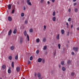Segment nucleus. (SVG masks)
Here are the masks:
<instances>
[{
	"instance_id": "obj_21",
	"label": "nucleus",
	"mask_w": 79,
	"mask_h": 79,
	"mask_svg": "<svg viewBox=\"0 0 79 79\" xmlns=\"http://www.w3.org/2000/svg\"><path fill=\"white\" fill-rule=\"evenodd\" d=\"M11 65H12V68H14V62H12Z\"/></svg>"
},
{
	"instance_id": "obj_10",
	"label": "nucleus",
	"mask_w": 79,
	"mask_h": 79,
	"mask_svg": "<svg viewBox=\"0 0 79 79\" xmlns=\"http://www.w3.org/2000/svg\"><path fill=\"white\" fill-rule=\"evenodd\" d=\"M59 38H60V35H59V34H58L56 36V39H57V40H59Z\"/></svg>"
},
{
	"instance_id": "obj_16",
	"label": "nucleus",
	"mask_w": 79,
	"mask_h": 79,
	"mask_svg": "<svg viewBox=\"0 0 79 79\" xmlns=\"http://www.w3.org/2000/svg\"><path fill=\"white\" fill-rule=\"evenodd\" d=\"M70 63H71V60H68L67 62V64L68 65H69V64H70Z\"/></svg>"
},
{
	"instance_id": "obj_55",
	"label": "nucleus",
	"mask_w": 79,
	"mask_h": 79,
	"mask_svg": "<svg viewBox=\"0 0 79 79\" xmlns=\"http://www.w3.org/2000/svg\"><path fill=\"white\" fill-rule=\"evenodd\" d=\"M56 54V52H55L54 53V55H55Z\"/></svg>"
},
{
	"instance_id": "obj_35",
	"label": "nucleus",
	"mask_w": 79,
	"mask_h": 79,
	"mask_svg": "<svg viewBox=\"0 0 79 79\" xmlns=\"http://www.w3.org/2000/svg\"><path fill=\"white\" fill-rule=\"evenodd\" d=\"M64 64V61H62L61 62V64L62 65H63V64Z\"/></svg>"
},
{
	"instance_id": "obj_7",
	"label": "nucleus",
	"mask_w": 79,
	"mask_h": 79,
	"mask_svg": "<svg viewBox=\"0 0 79 79\" xmlns=\"http://www.w3.org/2000/svg\"><path fill=\"white\" fill-rule=\"evenodd\" d=\"M11 30H10L8 32V35H11Z\"/></svg>"
},
{
	"instance_id": "obj_12",
	"label": "nucleus",
	"mask_w": 79,
	"mask_h": 79,
	"mask_svg": "<svg viewBox=\"0 0 79 79\" xmlns=\"http://www.w3.org/2000/svg\"><path fill=\"white\" fill-rule=\"evenodd\" d=\"M6 68V66L4 65H3L2 66V69H5Z\"/></svg>"
},
{
	"instance_id": "obj_18",
	"label": "nucleus",
	"mask_w": 79,
	"mask_h": 79,
	"mask_svg": "<svg viewBox=\"0 0 79 79\" xmlns=\"http://www.w3.org/2000/svg\"><path fill=\"white\" fill-rule=\"evenodd\" d=\"M9 59L10 60H12V56H9Z\"/></svg>"
},
{
	"instance_id": "obj_13",
	"label": "nucleus",
	"mask_w": 79,
	"mask_h": 79,
	"mask_svg": "<svg viewBox=\"0 0 79 79\" xmlns=\"http://www.w3.org/2000/svg\"><path fill=\"white\" fill-rule=\"evenodd\" d=\"M17 32V30L16 29L14 30L13 31V34H15Z\"/></svg>"
},
{
	"instance_id": "obj_57",
	"label": "nucleus",
	"mask_w": 79,
	"mask_h": 79,
	"mask_svg": "<svg viewBox=\"0 0 79 79\" xmlns=\"http://www.w3.org/2000/svg\"><path fill=\"white\" fill-rule=\"evenodd\" d=\"M39 79H42V77H39Z\"/></svg>"
},
{
	"instance_id": "obj_4",
	"label": "nucleus",
	"mask_w": 79,
	"mask_h": 79,
	"mask_svg": "<svg viewBox=\"0 0 79 79\" xmlns=\"http://www.w3.org/2000/svg\"><path fill=\"white\" fill-rule=\"evenodd\" d=\"M9 10H11V5L10 4H9L7 6Z\"/></svg>"
},
{
	"instance_id": "obj_43",
	"label": "nucleus",
	"mask_w": 79,
	"mask_h": 79,
	"mask_svg": "<svg viewBox=\"0 0 79 79\" xmlns=\"http://www.w3.org/2000/svg\"><path fill=\"white\" fill-rule=\"evenodd\" d=\"M44 0H41L40 1V3H43V2H44Z\"/></svg>"
},
{
	"instance_id": "obj_3",
	"label": "nucleus",
	"mask_w": 79,
	"mask_h": 79,
	"mask_svg": "<svg viewBox=\"0 0 79 79\" xmlns=\"http://www.w3.org/2000/svg\"><path fill=\"white\" fill-rule=\"evenodd\" d=\"M42 58H39L38 59V62L39 63H41V62H42Z\"/></svg>"
},
{
	"instance_id": "obj_56",
	"label": "nucleus",
	"mask_w": 79,
	"mask_h": 79,
	"mask_svg": "<svg viewBox=\"0 0 79 79\" xmlns=\"http://www.w3.org/2000/svg\"><path fill=\"white\" fill-rule=\"evenodd\" d=\"M76 0H73V2H76Z\"/></svg>"
},
{
	"instance_id": "obj_38",
	"label": "nucleus",
	"mask_w": 79,
	"mask_h": 79,
	"mask_svg": "<svg viewBox=\"0 0 79 79\" xmlns=\"http://www.w3.org/2000/svg\"><path fill=\"white\" fill-rule=\"evenodd\" d=\"M75 12H77V9L76 8H75Z\"/></svg>"
},
{
	"instance_id": "obj_58",
	"label": "nucleus",
	"mask_w": 79,
	"mask_h": 79,
	"mask_svg": "<svg viewBox=\"0 0 79 79\" xmlns=\"http://www.w3.org/2000/svg\"><path fill=\"white\" fill-rule=\"evenodd\" d=\"M73 25H72L71 26V28H73Z\"/></svg>"
},
{
	"instance_id": "obj_54",
	"label": "nucleus",
	"mask_w": 79,
	"mask_h": 79,
	"mask_svg": "<svg viewBox=\"0 0 79 79\" xmlns=\"http://www.w3.org/2000/svg\"><path fill=\"white\" fill-rule=\"evenodd\" d=\"M45 55H47V52H45Z\"/></svg>"
},
{
	"instance_id": "obj_2",
	"label": "nucleus",
	"mask_w": 79,
	"mask_h": 79,
	"mask_svg": "<svg viewBox=\"0 0 79 79\" xmlns=\"http://www.w3.org/2000/svg\"><path fill=\"white\" fill-rule=\"evenodd\" d=\"M73 49L74 50V51H75V52H77L78 50V48H77V47H73Z\"/></svg>"
},
{
	"instance_id": "obj_62",
	"label": "nucleus",
	"mask_w": 79,
	"mask_h": 79,
	"mask_svg": "<svg viewBox=\"0 0 79 79\" xmlns=\"http://www.w3.org/2000/svg\"><path fill=\"white\" fill-rule=\"evenodd\" d=\"M23 79H25L24 78H23Z\"/></svg>"
},
{
	"instance_id": "obj_51",
	"label": "nucleus",
	"mask_w": 79,
	"mask_h": 79,
	"mask_svg": "<svg viewBox=\"0 0 79 79\" xmlns=\"http://www.w3.org/2000/svg\"><path fill=\"white\" fill-rule=\"evenodd\" d=\"M66 25L67 26H69V24H68V23H66Z\"/></svg>"
},
{
	"instance_id": "obj_47",
	"label": "nucleus",
	"mask_w": 79,
	"mask_h": 79,
	"mask_svg": "<svg viewBox=\"0 0 79 79\" xmlns=\"http://www.w3.org/2000/svg\"><path fill=\"white\" fill-rule=\"evenodd\" d=\"M71 9H69L68 10L69 12H71Z\"/></svg>"
},
{
	"instance_id": "obj_45",
	"label": "nucleus",
	"mask_w": 79,
	"mask_h": 79,
	"mask_svg": "<svg viewBox=\"0 0 79 79\" xmlns=\"http://www.w3.org/2000/svg\"><path fill=\"white\" fill-rule=\"evenodd\" d=\"M50 1H51L52 0V2H55V0H49Z\"/></svg>"
},
{
	"instance_id": "obj_37",
	"label": "nucleus",
	"mask_w": 79,
	"mask_h": 79,
	"mask_svg": "<svg viewBox=\"0 0 79 79\" xmlns=\"http://www.w3.org/2000/svg\"><path fill=\"white\" fill-rule=\"evenodd\" d=\"M39 53V50H37L36 52V53L37 54H38V53Z\"/></svg>"
},
{
	"instance_id": "obj_26",
	"label": "nucleus",
	"mask_w": 79,
	"mask_h": 79,
	"mask_svg": "<svg viewBox=\"0 0 79 79\" xmlns=\"http://www.w3.org/2000/svg\"><path fill=\"white\" fill-rule=\"evenodd\" d=\"M27 23H28V21L27 20H26L25 21V22L24 23L25 24H27Z\"/></svg>"
},
{
	"instance_id": "obj_11",
	"label": "nucleus",
	"mask_w": 79,
	"mask_h": 79,
	"mask_svg": "<svg viewBox=\"0 0 79 79\" xmlns=\"http://www.w3.org/2000/svg\"><path fill=\"white\" fill-rule=\"evenodd\" d=\"M20 44H22L23 43V38H21L20 39Z\"/></svg>"
},
{
	"instance_id": "obj_22",
	"label": "nucleus",
	"mask_w": 79,
	"mask_h": 79,
	"mask_svg": "<svg viewBox=\"0 0 79 79\" xmlns=\"http://www.w3.org/2000/svg\"><path fill=\"white\" fill-rule=\"evenodd\" d=\"M43 42H46V38H43Z\"/></svg>"
},
{
	"instance_id": "obj_8",
	"label": "nucleus",
	"mask_w": 79,
	"mask_h": 79,
	"mask_svg": "<svg viewBox=\"0 0 79 79\" xmlns=\"http://www.w3.org/2000/svg\"><path fill=\"white\" fill-rule=\"evenodd\" d=\"M14 48H15V47L13 46H12L10 47V50H14Z\"/></svg>"
},
{
	"instance_id": "obj_20",
	"label": "nucleus",
	"mask_w": 79,
	"mask_h": 79,
	"mask_svg": "<svg viewBox=\"0 0 79 79\" xmlns=\"http://www.w3.org/2000/svg\"><path fill=\"white\" fill-rule=\"evenodd\" d=\"M56 15V14L55 13V11H54L52 13V16H55Z\"/></svg>"
},
{
	"instance_id": "obj_6",
	"label": "nucleus",
	"mask_w": 79,
	"mask_h": 79,
	"mask_svg": "<svg viewBox=\"0 0 79 79\" xmlns=\"http://www.w3.org/2000/svg\"><path fill=\"white\" fill-rule=\"evenodd\" d=\"M20 69V68L19 67H17L16 68V71L17 72H19V70Z\"/></svg>"
},
{
	"instance_id": "obj_25",
	"label": "nucleus",
	"mask_w": 79,
	"mask_h": 79,
	"mask_svg": "<svg viewBox=\"0 0 79 79\" xmlns=\"http://www.w3.org/2000/svg\"><path fill=\"white\" fill-rule=\"evenodd\" d=\"M66 69L64 67H63L62 68V70L63 71H64Z\"/></svg>"
},
{
	"instance_id": "obj_52",
	"label": "nucleus",
	"mask_w": 79,
	"mask_h": 79,
	"mask_svg": "<svg viewBox=\"0 0 79 79\" xmlns=\"http://www.w3.org/2000/svg\"><path fill=\"white\" fill-rule=\"evenodd\" d=\"M48 4H50V2L48 1Z\"/></svg>"
},
{
	"instance_id": "obj_1",
	"label": "nucleus",
	"mask_w": 79,
	"mask_h": 79,
	"mask_svg": "<svg viewBox=\"0 0 79 79\" xmlns=\"http://www.w3.org/2000/svg\"><path fill=\"white\" fill-rule=\"evenodd\" d=\"M24 34L25 36H26V35H27V40L28 41H29V35H28L27 34V32H26V31H24Z\"/></svg>"
},
{
	"instance_id": "obj_44",
	"label": "nucleus",
	"mask_w": 79,
	"mask_h": 79,
	"mask_svg": "<svg viewBox=\"0 0 79 79\" xmlns=\"http://www.w3.org/2000/svg\"><path fill=\"white\" fill-rule=\"evenodd\" d=\"M44 29H46V26L44 25Z\"/></svg>"
},
{
	"instance_id": "obj_48",
	"label": "nucleus",
	"mask_w": 79,
	"mask_h": 79,
	"mask_svg": "<svg viewBox=\"0 0 79 79\" xmlns=\"http://www.w3.org/2000/svg\"><path fill=\"white\" fill-rule=\"evenodd\" d=\"M77 31H79V27H78L77 28Z\"/></svg>"
},
{
	"instance_id": "obj_61",
	"label": "nucleus",
	"mask_w": 79,
	"mask_h": 79,
	"mask_svg": "<svg viewBox=\"0 0 79 79\" xmlns=\"http://www.w3.org/2000/svg\"><path fill=\"white\" fill-rule=\"evenodd\" d=\"M51 73H52V74H53V73H52V71L51 72Z\"/></svg>"
},
{
	"instance_id": "obj_27",
	"label": "nucleus",
	"mask_w": 79,
	"mask_h": 79,
	"mask_svg": "<svg viewBox=\"0 0 79 79\" xmlns=\"http://www.w3.org/2000/svg\"><path fill=\"white\" fill-rule=\"evenodd\" d=\"M18 55H17L15 56V60H18Z\"/></svg>"
},
{
	"instance_id": "obj_24",
	"label": "nucleus",
	"mask_w": 79,
	"mask_h": 79,
	"mask_svg": "<svg viewBox=\"0 0 79 79\" xmlns=\"http://www.w3.org/2000/svg\"><path fill=\"white\" fill-rule=\"evenodd\" d=\"M24 16V13H22L21 14V16H22V17H23V16Z\"/></svg>"
},
{
	"instance_id": "obj_53",
	"label": "nucleus",
	"mask_w": 79,
	"mask_h": 79,
	"mask_svg": "<svg viewBox=\"0 0 79 79\" xmlns=\"http://www.w3.org/2000/svg\"><path fill=\"white\" fill-rule=\"evenodd\" d=\"M76 5V3H75L74 4V6H75V5Z\"/></svg>"
},
{
	"instance_id": "obj_33",
	"label": "nucleus",
	"mask_w": 79,
	"mask_h": 79,
	"mask_svg": "<svg viewBox=\"0 0 79 79\" xmlns=\"http://www.w3.org/2000/svg\"><path fill=\"white\" fill-rule=\"evenodd\" d=\"M58 46L59 47V48L60 49V47H61V45H60V44H58Z\"/></svg>"
},
{
	"instance_id": "obj_59",
	"label": "nucleus",
	"mask_w": 79,
	"mask_h": 79,
	"mask_svg": "<svg viewBox=\"0 0 79 79\" xmlns=\"http://www.w3.org/2000/svg\"><path fill=\"white\" fill-rule=\"evenodd\" d=\"M13 6H14V7L15 6V5H13Z\"/></svg>"
},
{
	"instance_id": "obj_39",
	"label": "nucleus",
	"mask_w": 79,
	"mask_h": 79,
	"mask_svg": "<svg viewBox=\"0 0 79 79\" xmlns=\"http://www.w3.org/2000/svg\"><path fill=\"white\" fill-rule=\"evenodd\" d=\"M14 12H15V10L13 9L12 11V13L13 14V13H14Z\"/></svg>"
},
{
	"instance_id": "obj_28",
	"label": "nucleus",
	"mask_w": 79,
	"mask_h": 79,
	"mask_svg": "<svg viewBox=\"0 0 79 79\" xmlns=\"http://www.w3.org/2000/svg\"><path fill=\"white\" fill-rule=\"evenodd\" d=\"M29 32H33V30L32 29H31L29 30Z\"/></svg>"
},
{
	"instance_id": "obj_9",
	"label": "nucleus",
	"mask_w": 79,
	"mask_h": 79,
	"mask_svg": "<svg viewBox=\"0 0 79 79\" xmlns=\"http://www.w3.org/2000/svg\"><path fill=\"white\" fill-rule=\"evenodd\" d=\"M37 76L38 77H41V74H40V73H38Z\"/></svg>"
},
{
	"instance_id": "obj_32",
	"label": "nucleus",
	"mask_w": 79,
	"mask_h": 79,
	"mask_svg": "<svg viewBox=\"0 0 79 79\" xmlns=\"http://www.w3.org/2000/svg\"><path fill=\"white\" fill-rule=\"evenodd\" d=\"M71 75L72 76H74V73L72 72L71 73Z\"/></svg>"
},
{
	"instance_id": "obj_50",
	"label": "nucleus",
	"mask_w": 79,
	"mask_h": 79,
	"mask_svg": "<svg viewBox=\"0 0 79 79\" xmlns=\"http://www.w3.org/2000/svg\"><path fill=\"white\" fill-rule=\"evenodd\" d=\"M59 67L60 68H61V65L60 64L59 65Z\"/></svg>"
},
{
	"instance_id": "obj_60",
	"label": "nucleus",
	"mask_w": 79,
	"mask_h": 79,
	"mask_svg": "<svg viewBox=\"0 0 79 79\" xmlns=\"http://www.w3.org/2000/svg\"><path fill=\"white\" fill-rule=\"evenodd\" d=\"M69 27V25H68L67 26V28H68Z\"/></svg>"
},
{
	"instance_id": "obj_30",
	"label": "nucleus",
	"mask_w": 79,
	"mask_h": 79,
	"mask_svg": "<svg viewBox=\"0 0 79 79\" xmlns=\"http://www.w3.org/2000/svg\"><path fill=\"white\" fill-rule=\"evenodd\" d=\"M68 21L69 22H70V21H71V18H69V19H68Z\"/></svg>"
},
{
	"instance_id": "obj_46",
	"label": "nucleus",
	"mask_w": 79,
	"mask_h": 79,
	"mask_svg": "<svg viewBox=\"0 0 79 79\" xmlns=\"http://www.w3.org/2000/svg\"><path fill=\"white\" fill-rule=\"evenodd\" d=\"M35 77H36L37 76V73H35Z\"/></svg>"
},
{
	"instance_id": "obj_49",
	"label": "nucleus",
	"mask_w": 79,
	"mask_h": 79,
	"mask_svg": "<svg viewBox=\"0 0 79 79\" xmlns=\"http://www.w3.org/2000/svg\"><path fill=\"white\" fill-rule=\"evenodd\" d=\"M69 32H67V35H69Z\"/></svg>"
},
{
	"instance_id": "obj_19",
	"label": "nucleus",
	"mask_w": 79,
	"mask_h": 79,
	"mask_svg": "<svg viewBox=\"0 0 79 79\" xmlns=\"http://www.w3.org/2000/svg\"><path fill=\"white\" fill-rule=\"evenodd\" d=\"M11 72V70L10 69H8V73H9V74H10Z\"/></svg>"
},
{
	"instance_id": "obj_31",
	"label": "nucleus",
	"mask_w": 79,
	"mask_h": 79,
	"mask_svg": "<svg viewBox=\"0 0 79 79\" xmlns=\"http://www.w3.org/2000/svg\"><path fill=\"white\" fill-rule=\"evenodd\" d=\"M33 59V57H32V56H31L30 58V60H32Z\"/></svg>"
},
{
	"instance_id": "obj_29",
	"label": "nucleus",
	"mask_w": 79,
	"mask_h": 79,
	"mask_svg": "<svg viewBox=\"0 0 79 79\" xmlns=\"http://www.w3.org/2000/svg\"><path fill=\"white\" fill-rule=\"evenodd\" d=\"M44 50H46L47 49V46H45L43 48Z\"/></svg>"
},
{
	"instance_id": "obj_5",
	"label": "nucleus",
	"mask_w": 79,
	"mask_h": 79,
	"mask_svg": "<svg viewBox=\"0 0 79 79\" xmlns=\"http://www.w3.org/2000/svg\"><path fill=\"white\" fill-rule=\"evenodd\" d=\"M8 19L9 21H11V20H12V19L11 17L10 16H9L8 17Z\"/></svg>"
},
{
	"instance_id": "obj_40",
	"label": "nucleus",
	"mask_w": 79,
	"mask_h": 79,
	"mask_svg": "<svg viewBox=\"0 0 79 79\" xmlns=\"http://www.w3.org/2000/svg\"><path fill=\"white\" fill-rule=\"evenodd\" d=\"M30 2V0H27V3H29V2Z\"/></svg>"
},
{
	"instance_id": "obj_63",
	"label": "nucleus",
	"mask_w": 79,
	"mask_h": 79,
	"mask_svg": "<svg viewBox=\"0 0 79 79\" xmlns=\"http://www.w3.org/2000/svg\"><path fill=\"white\" fill-rule=\"evenodd\" d=\"M0 79H2V78H0Z\"/></svg>"
},
{
	"instance_id": "obj_34",
	"label": "nucleus",
	"mask_w": 79,
	"mask_h": 79,
	"mask_svg": "<svg viewBox=\"0 0 79 79\" xmlns=\"http://www.w3.org/2000/svg\"><path fill=\"white\" fill-rule=\"evenodd\" d=\"M45 60L43 59L42 61V63H43L44 64L45 63Z\"/></svg>"
},
{
	"instance_id": "obj_23",
	"label": "nucleus",
	"mask_w": 79,
	"mask_h": 79,
	"mask_svg": "<svg viewBox=\"0 0 79 79\" xmlns=\"http://www.w3.org/2000/svg\"><path fill=\"white\" fill-rule=\"evenodd\" d=\"M28 5H30V6H32V4H31V2H29L27 3Z\"/></svg>"
},
{
	"instance_id": "obj_15",
	"label": "nucleus",
	"mask_w": 79,
	"mask_h": 79,
	"mask_svg": "<svg viewBox=\"0 0 79 79\" xmlns=\"http://www.w3.org/2000/svg\"><path fill=\"white\" fill-rule=\"evenodd\" d=\"M61 32L62 34H64V30H61Z\"/></svg>"
},
{
	"instance_id": "obj_41",
	"label": "nucleus",
	"mask_w": 79,
	"mask_h": 79,
	"mask_svg": "<svg viewBox=\"0 0 79 79\" xmlns=\"http://www.w3.org/2000/svg\"><path fill=\"white\" fill-rule=\"evenodd\" d=\"M23 10L24 11V10H26V7H25V6H23Z\"/></svg>"
},
{
	"instance_id": "obj_14",
	"label": "nucleus",
	"mask_w": 79,
	"mask_h": 79,
	"mask_svg": "<svg viewBox=\"0 0 79 79\" xmlns=\"http://www.w3.org/2000/svg\"><path fill=\"white\" fill-rule=\"evenodd\" d=\"M52 20L53 21H56V17H54L52 18Z\"/></svg>"
},
{
	"instance_id": "obj_36",
	"label": "nucleus",
	"mask_w": 79,
	"mask_h": 79,
	"mask_svg": "<svg viewBox=\"0 0 79 79\" xmlns=\"http://www.w3.org/2000/svg\"><path fill=\"white\" fill-rule=\"evenodd\" d=\"M31 62L30 61L28 60V64H31Z\"/></svg>"
},
{
	"instance_id": "obj_17",
	"label": "nucleus",
	"mask_w": 79,
	"mask_h": 79,
	"mask_svg": "<svg viewBox=\"0 0 79 79\" xmlns=\"http://www.w3.org/2000/svg\"><path fill=\"white\" fill-rule=\"evenodd\" d=\"M39 42H40V40L38 38V39H36V42H37V43H39Z\"/></svg>"
},
{
	"instance_id": "obj_42",
	"label": "nucleus",
	"mask_w": 79,
	"mask_h": 79,
	"mask_svg": "<svg viewBox=\"0 0 79 79\" xmlns=\"http://www.w3.org/2000/svg\"><path fill=\"white\" fill-rule=\"evenodd\" d=\"M72 55H74V52H72Z\"/></svg>"
}]
</instances>
